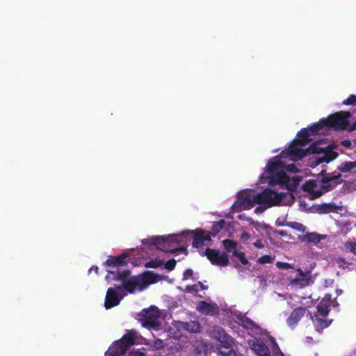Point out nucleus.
Instances as JSON below:
<instances>
[{
    "label": "nucleus",
    "mask_w": 356,
    "mask_h": 356,
    "mask_svg": "<svg viewBox=\"0 0 356 356\" xmlns=\"http://www.w3.org/2000/svg\"><path fill=\"white\" fill-rule=\"evenodd\" d=\"M254 245H255V246L260 248L264 246L260 241L255 243Z\"/></svg>",
    "instance_id": "nucleus-41"
},
{
    "label": "nucleus",
    "mask_w": 356,
    "mask_h": 356,
    "mask_svg": "<svg viewBox=\"0 0 356 356\" xmlns=\"http://www.w3.org/2000/svg\"><path fill=\"white\" fill-rule=\"evenodd\" d=\"M128 274L129 272H123V275L120 277V280L123 282L124 289L130 293L137 291H142L149 284L156 283L164 278V277L152 272L145 273L141 277H132L129 278L128 277Z\"/></svg>",
    "instance_id": "nucleus-4"
},
{
    "label": "nucleus",
    "mask_w": 356,
    "mask_h": 356,
    "mask_svg": "<svg viewBox=\"0 0 356 356\" xmlns=\"http://www.w3.org/2000/svg\"><path fill=\"white\" fill-rule=\"evenodd\" d=\"M127 356H146L143 351L141 350H132L129 352Z\"/></svg>",
    "instance_id": "nucleus-31"
},
{
    "label": "nucleus",
    "mask_w": 356,
    "mask_h": 356,
    "mask_svg": "<svg viewBox=\"0 0 356 356\" xmlns=\"http://www.w3.org/2000/svg\"><path fill=\"white\" fill-rule=\"evenodd\" d=\"M205 255L212 264L226 266L229 264V258L225 253L216 250L207 249L205 251Z\"/></svg>",
    "instance_id": "nucleus-13"
},
{
    "label": "nucleus",
    "mask_w": 356,
    "mask_h": 356,
    "mask_svg": "<svg viewBox=\"0 0 356 356\" xmlns=\"http://www.w3.org/2000/svg\"><path fill=\"white\" fill-rule=\"evenodd\" d=\"M334 305H335V307L338 305V304L336 301H335Z\"/></svg>",
    "instance_id": "nucleus-44"
},
{
    "label": "nucleus",
    "mask_w": 356,
    "mask_h": 356,
    "mask_svg": "<svg viewBox=\"0 0 356 356\" xmlns=\"http://www.w3.org/2000/svg\"><path fill=\"white\" fill-rule=\"evenodd\" d=\"M355 130H356V121L354 122L353 124H350L348 131L350 132V131H353Z\"/></svg>",
    "instance_id": "nucleus-36"
},
{
    "label": "nucleus",
    "mask_w": 356,
    "mask_h": 356,
    "mask_svg": "<svg viewBox=\"0 0 356 356\" xmlns=\"http://www.w3.org/2000/svg\"><path fill=\"white\" fill-rule=\"evenodd\" d=\"M287 225L300 232H304L305 231V227L298 222H289Z\"/></svg>",
    "instance_id": "nucleus-28"
},
{
    "label": "nucleus",
    "mask_w": 356,
    "mask_h": 356,
    "mask_svg": "<svg viewBox=\"0 0 356 356\" xmlns=\"http://www.w3.org/2000/svg\"><path fill=\"white\" fill-rule=\"evenodd\" d=\"M127 257V252H124L118 257H111L106 260V264L109 267H118L125 264Z\"/></svg>",
    "instance_id": "nucleus-19"
},
{
    "label": "nucleus",
    "mask_w": 356,
    "mask_h": 356,
    "mask_svg": "<svg viewBox=\"0 0 356 356\" xmlns=\"http://www.w3.org/2000/svg\"><path fill=\"white\" fill-rule=\"evenodd\" d=\"M345 248L356 255V243L348 241L345 243Z\"/></svg>",
    "instance_id": "nucleus-30"
},
{
    "label": "nucleus",
    "mask_w": 356,
    "mask_h": 356,
    "mask_svg": "<svg viewBox=\"0 0 356 356\" xmlns=\"http://www.w3.org/2000/svg\"><path fill=\"white\" fill-rule=\"evenodd\" d=\"M333 128L334 116L331 115L327 119L302 129L288 148L282 151L278 156L269 160L264 172L259 177L260 183L284 186L289 191L288 193H278L269 188L259 193L250 189L242 190L237 193L228 217L234 219L233 214L243 210H250L255 204H258L254 210L255 213H261L266 209L273 206L291 204L294 200L292 192L295 191L298 186L300 179L298 176L291 177L287 173L298 171L293 163H288L287 161H299L310 154H312L310 158L312 167H315L322 162L332 161L334 157L332 140L322 139L316 142L312 147L307 146L315 136L327 134L332 131Z\"/></svg>",
    "instance_id": "nucleus-1"
},
{
    "label": "nucleus",
    "mask_w": 356,
    "mask_h": 356,
    "mask_svg": "<svg viewBox=\"0 0 356 356\" xmlns=\"http://www.w3.org/2000/svg\"><path fill=\"white\" fill-rule=\"evenodd\" d=\"M197 310L206 315H215L218 312V306L211 302L201 301L196 306Z\"/></svg>",
    "instance_id": "nucleus-15"
},
{
    "label": "nucleus",
    "mask_w": 356,
    "mask_h": 356,
    "mask_svg": "<svg viewBox=\"0 0 356 356\" xmlns=\"http://www.w3.org/2000/svg\"><path fill=\"white\" fill-rule=\"evenodd\" d=\"M337 263L339 264V266H342V264L341 263H344L345 264H346V263L344 261V259H342V258H339L337 260Z\"/></svg>",
    "instance_id": "nucleus-38"
},
{
    "label": "nucleus",
    "mask_w": 356,
    "mask_h": 356,
    "mask_svg": "<svg viewBox=\"0 0 356 356\" xmlns=\"http://www.w3.org/2000/svg\"><path fill=\"white\" fill-rule=\"evenodd\" d=\"M95 271L96 273H97V270H98V268L97 266L95 267H91L89 270V273H90L91 271Z\"/></svg>",
    "instance_id": "nucleus-39"
},
{
    "label": "nucleus",
    "mask_w": 356,
    "mask_h": 356,
    "mask_svg": "<svg viewBox=\"0 0 356 356\" xmlns=\"http://www.w3.org/2000/svg\"><path fill=\"white\" fill-rule=\"evenodd\" d=\"M233 255L238 259V261L243 265H245L248 264V260L245 257V255L243 252H238L236 250H234L233 252Z\"/></svg>",
    "instance_id": "nucleus-26"
},
{
    "label": "nucleus",
    "mask_w": 356,
    "mask_h": 356,
    "mask_svg": "<svg viewBox=\"0 0 356 356\" xmlns=\"http://www.w3.org/2000/svg\"><path fill=\"white\" fill-rule=\"evenodd\" d=\"M193 245L195 248H199L203 245L206 242L211 240L210 234L202 229L193 231Z\"/></svg>",
    "instance_id": "nucleus-16"
},
{
    "label": "nucleus",
    "mask_w": 356,
    "mask_h": 356,
    "mask_svg": "<svg viewBox=\"0 0 356 356\" xmlns=\"http://www.w3.org/2000/svg\"><path fill=\"white\" fill-rule=\"evenodd\" d=\"M276 266L282 270L288 271L289 280L291 284L304 286L309 284L308 275L300 269H296L291 264L284 262H277Z\"/></svg>",
    "instance_id": "nucleus-9"
},
{
    "label": "nucleus",
    "mask_w": 356,
    "mask_h": 356,
    "mask_svg": "<svg viewBox=\"0 0 356 356\" xmlns=\"http://www.w3.org/2000/svg\"><path fill=\"white\" fill-rule=\"evenodd\" d=\"M163 346V342L161 340L158 339L154 343V347L155 348H160Z\"/></svg>",
    "instance_id": "nucleus-35"
},
{
    "label": "nucleus",
    "mask_w": 356,
    "mask_h": 356,
    "mask_svg": "<svg viewBox=\"0 0 356 356\" xmlns=\"http://www.w3.org/2000/svg\"><path fill=\"white\" fill-rule=\"evenodd\" d=\"M340 177H341V175H335V177H334V179H335V184H339V180Z\"/></svg>",
    "instance_id": "nucleus-40"
},
{
    "label": "nucleus",
    "mask_w": 356,
    "mask_h": 356,
    "mask_svg": "<svg viewBox=\"0 0 356 356\" xmlns=\"http://www.w3.org/2000/svg\"><path fill=\"white\" fill-rule=\"evenodd\" d=\"M356 168V161H345L338 166V170L341 172H348Z\"/></svg>",
    "instance_id": "nucleus-21"
},
{
    "label": "nucleus",
    "mask_w": 356,
    "mask_h": 356,
    "mask_svg": "<svg viewBox=\"0 0 356 356\" xmlns=\"http://www.w3.org/2000/svg\"><path fill=\"white\" fill-rule=\"evenodd\" d=\"M272 258L270 256H262L259 259V261L262 264H268L272 262Z\"/></svg>",
    "instance_id": "nucleus-32"
},
{
    "label": "nucleus",
    "mask_w": 356,
    "mask_h": 356,
    "mask_svg": "<svg viewBox=\"0 0 356 356\" xmlns=\"http://www.w3.org/2000/svg\"><path fill=\"white\" fill-rule=\"evenodd\" d=\"M143 318L142 325L149 329H158L161 324L162 318L157 307L151 306L148 309H143L140 313Z\"/></svg>",
    "instance_id": "nucleus-10"
},
{
    "label": "nucleus",
    "mask_w": 356,
    "mask_h": 356,
    "mask_svg": "<svg viewBox=\"0 0 356 356\" xmlns=\"http://www.w3.org/2000/svg\"><path fill=\"white\" fill-rule=\"evenodd\" d=\"M335 291H336L337 293H338V290H336ZM341 292H342V290H340V291H339V294H341ZM337 294L339 295V293H337Z\"/></svg>",
    "instance_id": "nucleus-42"
},
{
    "label": "nucleus",
    "mask_w": 356,
    "mask_h": 356,
    "mask_svg": "<svg viewBox=\"0 0 356 356\" xmlns=\"http://www.w3.org/2000/svg\"><path fill=\"white\" fill-rule=\"evenodd\" d=\"M107 271L108 275H106V279L108 282L111 280H119L122 282V286H118L115 288H109L108 289L104 305L106 309H110L118 305L121 299L127 295L128 292L124 289L122 280H120V277L123 275V273L115 275V273L110 269H108Z\"/></svg>",
    "instance_id": "nucleus-5"
},
{
    "label": "nucleus",
    "mask_w": 356,
    "mask_h": 356,
    "mask_svg": "<svg viewBox=\"0 0 356 356\" xmlns=\"http://www.w3.org/2000/svg\"><path fill=\"white\" fill-rule=\"evenodd\" d=\"M239 321L243 327L252 330L253 339H248V343L257 356H270V348L273 356H283L274 339L267 334H262L261 329L252 321L246 317H241Z\"/></svg>",
    "instance_id": "nucleus-2"
},
{
    "label": "nucleus",
    "mask_w": 356,
    "mask_h": 356,
    "mask_svg": "<svg viewBox=\"0 0 356 356\" xmlns=\"http://www.w3.org/2000/svg\"><path fill=\"white\" fill-rule=\"evenodd\" d=\"M304 314L305 309L302 308H298L295 309L287 319L288 325L290 327L295 326L299 320L302 317Z\"/></svg>",
    "instance_id": "nucleus-20"
},
{
    "label": "nucleus",
    "mask_w": 356,
    "mask_h": 356,
    "mask_svg": "<svg viewBox=\"0 0 356 356\" xmlns=\"http://www.w3.org/2000/svg\"><path fill=\"white\" fill-rule=\"evenodd\" d=\"M223 245L225 248L230 252H232L235 250V247L236 243L230 240H225L223 241Z\"/></svg>",
    "instance_id": "nucleus-24"
},
{
    "label": "nucleus",
    "mask_w": 356,
    "mask_h": 356,
    "mask_svg": "<svg viewBox=\"0 0 356 356\" xmlns=\"http://www.w3.org/2000/svg\"><path fill=\"white\" fill-rule=\"evenodd\" d=\"M342 105L354 106L356 105V95H350L346 99L342 102Z\"/></svg>",
    "instance_id": "nucleus-27"
},
{
    "label": "nucleus",
    "mask_w": 356,
    "mask_h": 356,
    "mask_svg": "<svg viewBox=\"0 0 356 356\" xmlns=\"http://www.w3.org/2000/svg\"><path fill=\"white\" fill-rule=\"evenodd\" d=\"M193 231L186 230L177 234H170L166 236H154L143 241L144 245H147L152 248L166 252H180L186 254L185 248L174 249L177 245H185L193 238Z\"/></svg>",
    "instance_id": "nucleus-3"
},
{
    "label": "nucleus",
    "mask_w": 356,
    "mask_h": 356,
    "mask_svg": "<svg viewBox=\"0 0 356 356\" xmlns=\"http://www.w3.org/2000/svg\"><path fill=\"white\" fill-rule=\"evenodd\" d=\"M239 220H245L248 222L250 224L252 225L254 227H255L257 229L259 228V227L261 226V225L257 222H254L252 218L247 217L245 214H239L237 217Z\"/></svg>",
    "instance_id": "nucleus-25"
},
{
    "label": "nucleus",
    "mask_w": 356,
    "mask_h": 356,
    "mask_svg": "<svg viewBox=\"0 0 356 356\" xmlns=\"http://www.w3.org/2000/svg\"><path fill=\"white\" fill-rule=\"evenodd\" d=\"M200 330V325L196 321H192L190 323L185 324L180 321H172L169 327L168 332L169 335L173 337H179L183 331L190 332H197Z\"/></svg>",
    "instance_id": "nucleus-11"
},
{
    "label": "nucleus",
    "mask_w": 356,
    "mask_h": 356,
    "mask_svg": "<svg viewBox=\"0 0 356 356\" xmlns=\"http://www.w3.org/2000/svg\"><path fill=\"white\" fill-rule=\"evenodd\" d=\"M308 238H309V240H312V241H315V240L319 241L320 240L318 236L315 234H310L309 235H308Z\"/></svg>",
    "instance_id": "nucleus-34"
},
{
    "label": "nucleus",
    "mask_w": 356,
    "mask_h": 356,
    "mask_svg": "<svg viewBox=\"0 0 356 356\" xmlns=\"http://www.w3.org/2000/svg\"><path fill=\"white\" fill-rule=\"evenodd\" d=\"M250 238V235L247 233H243L241 236V238L243 240V241H246L248 240V238Z\"/></svg>",
    "instance_id": "nucleus-37"
},
{
    "label": "nucleus",
    "mask_w": 356,
    "mask_h": 356,
    "mask_svg": "<svg viewBox=\"0 0 356 356\" xmlns=\"http://www.w3.org/2000/svg\"><path fill=\"white\" fill-rule=\"evenodd\" d=\"M205 289H206V287L201 282L195 284L193 286H187V287H186L187 291L192 293H196L200 290H204Z\"/></svg>",
    "instance_id": "nucleus-22"
},
{
    "label": "nucleus",
    "mask_w": 356,
    "mask_h": 356,
    "mask_svg": "<svg viewBox=\"0 0 356 356\" xmlns=\"http://www.w3.org/2000/svg\"><path fill=\"white\" fill-rule=\"evenodd\" d=\"M304 191L307 193L311 199H314L323 193V186L321 182L318 179H309L302 186Z\"/></svg>",
    "instance_id": "nucleus-12"
},
{
    "label": "nucleus",
    "mask_w": 356,
    "mask_h": 356,
    "mask_svg": "<svg viewBox=\"0 0 356 356\" xmlns=\"http://www.w3.org/2000/svg\"><path fill=\"white\" fill-rule=\"evenodd\" d=\"M338 156V153L335 152V159Z\"/></svg>",
    "instance_id": "nucleus-43"
},
{
    "label": "nucleus",
    "mask_w": 356,
    "mask_h": 356,
    "mask_svg": "<svg viewBox=\"0 0 356 356\" xmlns=\"http://www.w3.org/2000/svg\"><path fill=\"white\" fill-rule=\"evenodd\" d=\"M225 225V220H220L219 222H215L213 225V227H212V229L213 232V236L216 235L220 230H222L224 228Z\"/></svg>",
    "instance_id": "nucleus-23"
},
{
    "label": "nucleus",
    "mask_w": 356,
    "mask_h": 356,
    "mask_svg": "<svg viewBox=\"0 0 356 356\" xmlns=\"http://www.w3.org/2000/svg\"><path fill=\"white\" fill-rule=\"evenodd\" d=\"M136 341V332L129 331L120 340L113 342L106 352L105 356H124L129 347Z\"/></svg>",
    "instance_id": "nucleus-6"
},
{
    "label": "nucleus",
    "mask_w": 356,
    "mask_h": 356,
    "mask_svg": "<svg viewBox=\"0 0 356 356\" xmlns=\"http://www.w3.org/2000/svg\"><path fill=\"white\" fill-rule=\"evenodd\" d=\"M194 280L195 276L193 274V272L191 269L186 270L183 275V280L184 281H188V280Z\"/></svg>",
    "instance_id": "nucleus-29"
},
{
    "label": "nucleus",
    "mask_w": 356,
    "mask_h": 356,
    "mask_svg": "<svg viewBox=\"0 0 356 356\" xmlns=\"http://www.w3.org/2000/svg\"><path fill=\"white\" fill-rule=\"evenodd\" d=\"M342 146L346 148H350L352 143L350 140H343L341 142Z\"/></svg>",
    "instance_id": "nucleus-33"
},
{
    "label": "nucleus",
    "mask_w": 356,
    "mask_h": 356,
    "mask_svg": "<svg viewBox=\"0 0 356 356\" xmlns=\"http://www.w3.org/2000/svg\"><path fill=\"white\" fill-rule=\"evenodd\" d=\"M162 265L165 266V268L171 270L175 268L176 265V261L175 259H171L168 261L167 262H164L163 260L154 259L147 262L145 264V266L149 268H157Z\"/></svg>",
    "instance_id": "nucleus-18"
},
{
    "label": "nucleus",
    "mask_w": 356,
    "mask_h": 356,
    "mask_svg": "<svg viewBox=\"0 0 356 356\" xmlns=\"http://www.w3.org/2000/svg\"><path fill=\"white\" fill-rule=\"evenodd\" d=\"M330 309V301L323 299L318 305L316 314L312 316L314 327L318 332H321L323 329L327 327L331 324L332 320L327 318Z\"/></svg>",
    "instance_id": "nucleus-7"
},
{
    "label": "nucleus",
    "mask_w": 356,
    "mask_h": 356,
    "mask_svg": "<svg viewBox=\"0 0 356 356\" xmlns=\"http://www.w3.org/2000/svg\"><path fill=\"white\" fill-rule=\"evenodd\" d=\"M335 214H340L341 220H338L335 218V223L341 227H347L348 226H350V222L349 220V218L347 216L345 215L346 213L347 209L346 208H343L342 207H337L335 204Z\"/></svg>",
    "instance_id": "nucleus-17"
},
{
    "label": "nucleus",
    "mask_w": 356,
    "mask_h": 356,
    "mask_svg": "<svg viewBox=\"0 0 356 356\" xmlns=\"http://www.w3.org/2000/svg\"><path fill=\"white\" fill-rule=\"evenodd\" d=\"M212 337L218 341L216 348L220 355L236 356L235 352L232 350L234 339L223 330L220 328L215 330L212 333Z\"/></svg>",
    "instance_id": "nucleus-8"
},
{
    "label": "nucleus",
    "mask_w": 356,
    "mask_h": 356,
    "mask_svg": "<svg viewBox=\"0 0 356 356\" xmlns=\"http://www.w3.org/2000/svg\"><path fill=\"white\" fill-rule=\"evenodd\" d=\"M350 117L351 113L349 111L335 112V130L348 131Z\"/></svg>",
    "instance_id": "nucleus-14"
}]
</instances>
